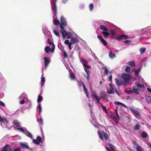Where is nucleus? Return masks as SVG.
Wrapping results in <instances>:
<instances>
[{
  "label": "nucleus",
  "mask_w": 151,
  "mask_h": 151,
  "mask_svg": "<svg viewBox=\"0 0 151 151\" xmlns=\"http://www.w3.org/2000/svg\"><path fill=\"white\" fill-rule=\"evenodd\" d=\"M102 33L103 34L105 37L107 38L108 36L109 37V33L108 32V31H103L102 32Z\"/></svg>",
  "instance_id": "cd10ccee"
},
{
  "label": "nucleus",
  "mask_w": 151,
  "mask_h": 151,
  "mask_svg": "<svg viewBox=\"0 0 151 151\" xmlns=\"http://www.w3.org/2000/svg\"><path fill=\"white\" fill-rule=\"evenodd\" d=\"M114 104H116V105L117 104V105H121L122 106H123V107H125V108L126 107V106L124 104H123L121 102H119L115 101L114 102Z\"/></svg>",
  "instance_id": "bb28decb"
},
{
  "label": "nucleus",
  "mask_w": 151,
  "mask_h": 151,
  "mask_svg": "<svg viewBox=\"0 0 151 151\" xmlns=\"http://www.w3.org/2000/svg\"><path fill=\"white\" fill-rule=\"evenodd\" d=\"M72 44H75L78 42V40L76 38L73 37L71 39L70 42Z\"/></svg>",
  "instance_id": "5701e85b"
},
{
  "label": "nucleus",
  "mask_w": 151,
  "mask_h": 151,
  "mask_svg": "<svg viewBox=\"0 0 151 151\" xmlns=\"http://www.w3.org/2000/svg\"><path fill=\"white\" fill-rule=\"evenodd\" d=\"M109 55L111 58H114L116 57V55L113 53L112 52H109Z\"/></svg>",
  "instance_id": "c85d7f7f"
},
{
  "label": "nucleus",
  "mask_w": 151,
  "mask_h": 151,
  "mask_svg": "<svg viewBox=\"0 0 151 151\" xmlns=\"http://www.w3.org/2000/svg\"><path fill=\"white\" fill-rule=\"evenodd\" d=\"M140 69L138 68L137 70H135V73L136 75H138L139 74V73L140 71Z\"/></svg>",
  "instance_id": "c03bdc74"
},
{
  "label": "nucleus",
  "mask_w": 151,
  "mask_h": 151,
  "mask_svg": "<svg viewBox=\"0 0 151 151\" xmlns=\"http://www.w3.org/2000/svg\"><path fill=\"white\" fill-rule=\"evenodd\" d=\"M37 109H39V112L40 114V112L41 111V107L40 104H39L38 106H37Z\"/></svg>",
  "instance_id": "a18cd8bd"
},
{
  "label": "nucleus",
  "mask_w": 151,
  "mask_h": 151,
  "mask_svg": "<svg viewBox=\"0 0 151 151\" xmlns=\"http://www.w3.org/2000/svg\"><path fill=\"white\" fill-rule=\"evenodd\" d=\"M102 108L106 113L107 112L106 108L105 106H102Z\"/></svg>",
  "instance_id": "5fc2aeb1"
},
{
  "label": "nucleus",
  "mask_w": 151,
  "mask_h": 151,
  "mask_svg": "<svg viewBox=\"0 0 151 151\" xmlns=\"http://www.w3.org/2000/svg\"><path fill=\"white\" fill-rule=\"evenodd\" d=\"M12 147L9 144H6L1 148L0 151H12Z\"/></svg>",
  "instance_id": "20e7f679"
},
{
  "label": "nucleus",
  "mask_w": 151,
  "mask_h": 151,
  "mask_svg": "<svg viewBox=\"0 0 151 151\" xmlns=\"http://www.w3.org/2000/svg\"><path fill=\"white\" fill-rule=\"evenodd\" d=\"M146 49L145 47H142L139 49V51L141 54H143L145 51Z\"/></svg>",
  "instance_id": "4c0bfd02"
},
{
  "label": "nucleus",
  "mask_w": 151,
  "mask_h": 151,
  "mask_svg": "<svg viewBox=\"0 0 151 151\" xmlns=\"http://www.w3.org/2000/svg\"><path fill=\"white\" fill-rule=\"evenodd\" d=\"M79 84L80 85H82L83 86V87H84V86H85V84L83 83L82 81H81L79 83Z\"/></svg>",
  "instance_id": "0e129e2a"
},
{
  "label": "nucleus",
  "mask_w": 151,
  "mask_h": 151,
  "mask_svg": "<svg viewBox=\"0 0 151 151\" xmlns=\"http://www.w3.org/2000/svg\"><path fill=\"white\" fill-rule=\"evenodd\" d=\"M108 146H109V147H110V148L111 149V147H114V145H112L111 144H110V143H109L108 144Z\"/></svg>",
  "instance_id": "69168bd1"
},
{
  "label": "nucleus",
  "mask_w": 151,
  "mask_h": 151,
  "mask_svg": "<svg viewBox=\"0 0 151 151\" xmlns=\"http://www.w3.org/2000/svg\"><path fill=\"white\" fill-rule=\"evenodd\" d=\"M126 92L127 93L129 94H130L133 93V91L131 89L127 90L126 91Z\"/></svg>",
  "instance_id": "864d4df0"
},
{
  "label": "nucleus",
  "mask_w": 151,
  "mask_h": 151,
  "mask_svg": "<svg viewBox=\"0 0 151 151\" xmlns=\"http://www.w3.org/2000/svg\"><path fill=\"white\" fill-rule=\"evenodd\" d=\"M42 99V97L40 95H39L38 96V98L37 100V101L38 103L41 101Z\"/></svg>",
  "instance_id": "ea45409f"
},
{
  "label": "nucleus",
  "mask_w": 151,
  "mask_h": 151,
  "mask_svg": "<svg viewBox=\"0 0 151 151\" xmlns=\"http://www.w3.org/2000/svg\"><path fill=\"white\" fill-rule=\"evenodd\" d=\"M115 113H116V116L117 117V119H119V115H118V112H117V111L116 109L115 110Z\"/></svg>",
  "instance_id": "13d9d810"
},
{
  "label": "nucleus",
  "mask_w": 151,
  "mask_h": 151,
  "mask_svg": "<svg viewBox=\"0 0 151 151\" xmlns=\"http://www.w3.org/2000/svg\"><path fill=\"white\" fill-rule=\"evenodd\" d=\"M47 41L49 42V44L50 45H52V47L51 49V52H53L54 51V50L55 49V45L52 43V42H51L50 41V39H47Z\"/></svg>",
  "instance_id": "dca6fc26"
},
{
  "label": "nucleus",
  "mask_w": 151,
  "mask_h": 151,
  "mask_svg": "<svg viewBox=\"0 0 151 151\" xmlns=\"http://www.w3.org/2000/svg\"><path fill=\"white\" fill-rule=\"evenodd\" d=\"M63 56L64 58H68V55L65 51H63Z\"/></svg>",
  "instance_id": "de8ad7c7"
},
{
  "label": "nucleus",
  "mask_w": 151,
  "mask_h": 151,
  "mask_svg": "<svg viewBox=\"0 0 151 151\" xmlns=\"http://www.w3.org/2000/svg\"><path fill=\"white\" fill-rule=\"evenodd\" d=\"M109 85L111 86V88L108 90L107 93L109 94H113L114 93V86L111 84L110 83Z\"/></svg>",
  "instance_id": "ddd939ff"
},
{
  "label": "nucleus",
  "mask_w": 151,
  "mask_h": 151,
  "mask_svg": "<svg viewBox=\"0 0 151 151\" xmlns=\"http://www.w3.org/2000/svg\"><path fill=\"white\" fill-rule=\"evenodd\" d=\"M45 78H44L43 75H42L41 78V82H45Z\"/></svg>",
  "instance_id": "bf43d9fd"
},
{
  "label": "nucleus",
  "mask_w": 151,
  "mask_h": 151,
  "mask_svg": "<svg viewBox=\"0 0 151 151\" xmlns=\"http://www.w3.org/2000/svg\"><path fill=\"white\" fill-rule=\"evenodd\" d=\"M53 33L57 36H58L60 35V33L59 31L55 29H53Z\"/></svg>",
  "instance_id": "473e14b6"
},
{
  "label": "nucleus",
  "mask_w": 151,
  "mask_h": 151,
  "mask_svg": "<svg viewBox=\"0 0 151 151\" xmlns=\"http://www.w3.org/2000/svg\"><path fill=\"white\" fill-rule=\"evenodd\" d=\"M127 64L132 67H134L135 66V63L134 61H133L129 62L127 63Z\"/></svg>",
  "instance_id": "b1692460"
},
{
  "label": "nucleus",
  "mask_w": 151,
  "mask_h": 151,
  "mask_svg": "<svg viewBox=\"0 0 151 151\" xmlns=\"http://www.w3.org/2000/svg\"><path fill=\"white\" fill-rule=\"evenodd\" d=\"M65 44L66 45H68V47L70 50L72 49L71 47V45L72 44L71 42H69V40H66L64 42Z\"/></svg>",
  "instance_id": "2eb2a0df"
},
{
  "label": "nucleus",
  "mask_w": 151,
  "mask_h": 151,
  "mask_svg": "<svg viewBox=\"0 0 151 151\" xmlns=\"http://www.w3.org/2000/svg\"><path fill=\"white\" fill-rule=\"evenodd\" d=\"M81 62L83 64L84 67H89V65L88 62L86 59L84 58L81 59Z\"/></svg>",
  "instance_id": "9d476101"
},
{
  "label": "nucleus",
  "mask_w": 151,
  "mask_h": 151,
  "mask_svg": "<svg viewBox=\"0 0 151 151\" xmlns=\"http://www.w3.org/2000/svg\"><path fill=\"white\" fill-rule=\"evenodd\" d=\"M146 99L148 104H151V97L148 96L146 98Z\"/></svg>",
  "instance_id": "e433bc0d"
},
{
  "label": "nucleus",
  "mask_w": 151,
  "mask_h": 151,
  "mask_svg": "<svg viewBox=\"0 0 151 151\" xmlns=\"http://www.w3.org/2000/svg\"><path fill=\"white\" fill-rule=\"evenodd\" d=\"M98 38L99 39L102 44H103L104 45H106L107 44V43L106 41L104 40L102 36L101 35H99L98 36Z\"/></svg>",
  "instance_id": "f8f14e48"
},
{
  "label": "nucleus",
  "mask_w": 151,
  "mask_h": 151,
  "mask_svg": "<svg viewBox=\"0 0 151 151\" xmlns=\"http://www.w3.org/2000/svg\"><path fill=\"white\" fill-rule=\"evenodd\" d=\"M129 109L131 111L132 113L136 117H137V116L140 117V114L139 111L131 108H130Z\"/></svg>",
  "instance_id": "0eeeda50"
},
{
  "label": "nucleus",
  "mask_w": 151,
  "mask_h": 151,
  "mask_svg": "<svg viewBox=\"0 0 151 151\" xmlns=\"http://www.w3.org/2000/svg\"><path fill=\"white\" fill-rule=\"evenodd\" d=\"M0 122H5L6 123H8V122L6 119L5 117L2 118L0 115Z\"/></svg>",
  "instance_id": "393cba45"
},
{
  "label": "nucleus",
  "mask_w": 151,
  "mask_h": 151,
  "mask_svg": "<svg viewBox=\"0 0 151 151\" xmlns=\"http://www.w3.org/2000/svg\"><path fill=\"white\" fill-rule=\"evenodd\" d=\"M45 50L46 53H48L50 51H51V49L49 46H46Z\"/></svg>",
  "instance_id": "c756f323"
},
{
  "label": "nucleus",
  "mask_w": 151,
  "mask_h": 151,
  "mask_svg": "<svg viewBox=\"0 0 151 151\" xmlns=\"http://www.w3.org/2000/svg\"><path fill=\"white\" fill-rule=\"evenodd\" d=\"M90 73H87L86 78L88 80H89V78H90Z\"/></svg>",
  "instance_id": "774afa93"
},
{
  "label": "nucleus",
  "mask_w": 151,
  "mask_h": 151,
  "mask_svg": "<svg viewBox=\"0 0 151 151\" xmlns=\"http://www.w3.org/2000/svg\"><path fill=\"white\" fill-rule=\"evenodd\" d=\"M130 67L129 66H127L125 69V71L128 73H129L130 72Z\"/></svg>",
  "instance_id": "37998d69"
},
{
  "label": "nucleus",
  "mask_w": 151,
  "mask_h": 151,
  "mask_svg": "<svg viewBox=\"0 0 151 151\" xmlns=\"http://www.w3.org/2000/svg\"><path fill=\"white\" fill-rule=\"evenodd\" d=\"M93 4H91L89 5V9L90 10H92L93 9Z\"/></svg>",
  "instance_id": "6e6d98bb"
},
{
  "label": "nucleus",
  "mask_w": 151,
  "mask_h": 151,
  "mask_svg": "<svg viewBox=\"0 0 151 151\" xmlns=\"http://www.w3.org/2000/svg\"><path fill=\"white\" fill-rule=\"evenodd\" d=\"M13 124L16 126L17 128H20L21 126L20 125V123L17 120H14L13 122Z\"/></svg>",
  "instance_id": "f3484780"
},
{
  "label": "nucleus",
  "mask_w": 151,
  "mask_h": 151,
  "mask_svg": "<svg viewBox=\"0 0 151 151\" xmlns=\"http://www.w3.org/2000/svg\"><path fill=\"white\" fill-rule=\"evenodd\" d=\"M122 76L123 79L124 80V83H126L130 78V76L126 74H122Z\"/></svg>",
  "instance_id": "6e6552de"
},
{
  "label": "nucleus",
  "mask_w": 151,
  "mask_h": 151,
  "mask_svg": "<svg viewBox=\"0 0 151 151\" xmlns=\"http://www.w3.org/2000/svg\"><path fill=\"white\" fill-rule=\"evenodd\" d=\"M140 127V126L139 124H137L134 128V129L136 130H139Z\"/></svg>",
  "instance_id": "f704fd0d"
},
{
  "label": "nucleus",
  "mask_w": 151,
  "mask_h": 151,
  "mask_svg": "<svg viewBox=\"0 0 151 151\" xmlns=\"http://www.w3.org/2000/svg\"><path fill=\"white\" fill-rule=\"evenodd\" d=\"M24 134L29 137L31 138H32V135L28 131L27 129L25 130Z\"/></svg>",
  "instance_id": "aec40b11"
},
{
  "label": "nucleus",
  "mask_w": 151,
  "mask_h": 151,
  "mask_svg": "<svg viewBox=\"0 0 151 151\" xmlns=\"http://www.w3.org/2000/svg\"><path fill=\"white\" fill-rule=\"evenodd\" d=\"M133 144L135 145H136L137 147L138 146V144L137 143V142L135 141H132Z\"/></svg>",
  "instance_id": "052dcab7"
},
{
  "label": "nucleus",
  "mask_w": 151,
  "mask_h": 151,
  "mask_svg": "<svg viewBox=\"0 0 151 151\" xmlns=\"http://www.w3.org/2000/svg\"><path fill=\"white\" fill-rule=\"evenodd\" d=\"M45 62H44L45 68H46L48 66V64L50 62V60L48 59L46 57H44V58Z\"/></svg>",
  "instance_id": "4468645a"
},
{
  "label": "nucleus",
  "mask_w": 151,
  "mask_h": 151,
  "mask_svg": "<svg viewBox=\"0 0 151 151\" xmlns=\"http://www.w3.org/2000/svg\"><path fill=\"white\" fill-rule=\"evenodd\" d=\"M141 136L143 138H146L147 136V134L146 132H143L141 134Z\"/></svg>",
  "instance_id": "7c9ffc66"
},
{
  "label": "nucleus",
  "mask_w": 151,
  "mask_h": 151,
  "mask_svg": "<svg viewBox=\"0 0 151 151\" xmlns=\"http://www.w3.org/2000/svg\"><path fill=\"white\" fill-rule=\"evenodd\" d=\"M52 9L53 12L54 16H56L57 14V6L56 5V2H53L52 3Z\"/></svg>",
  "instance_id": "423d86ee"
},
{
  "label": "nucleus",
  "mask_w": 151,
  "mask_h": 151,
  "mask_svg": "<svg viewBox=\"0 0 151 151\" xmlns=\"http://www.w3.org/2000/svg\"><path fill=\"white\" fill-rule=\"evenodd\" d=\"M42 142V139L41 137L38 136L37 137L36 139H33V142L35 144L37 145H39L40 143H41Z\"/></svg>",
  "instance_id": "39448f33"
},
{
  "label": "nucleus",
  "mask_w": 151,
  "mask_h": 151,
  "mask_svg": "<svg viewBox=\"0 0 151 151\" xmlns=\"http://www.w3.org/2000/svg\"><path fill=\"white\" fill-rule=\"evenodd\" d=\"M100 95L101 96V97L104 100H106V101H107L109 100L108 98L107 97V94L104 92H102L100 93Z\"/></svg>",
  "instance_id": "9b49d317"
},
{
  "label": "nucleus",
  "mask_w": 151,
  "mask_h": 151,
  "mask_svg": "<svg viewBox=\"0 0 151 151\" xmlns=\"http://www.w3.org/2000/svg\"><path fill=\"white\" fill-rule=\"evenodd\" d=\"M38 122H39L40 125H43V119L42 117H40L39 120L38 121Z\"/></svg>",
  "instance_id": "a19ab883"
},
{
  "label": "nucleus",
  "mask_w": 151,
  "mask_h": 151,
  "mask_svg": "<svg viewBox=\"0 0 151 151\" xmlns=\"http://www.w3.org/2000/svg\"><path fill=\"white\" fill-rule=\"evenodd\" d=\"M137 86L140 88H142L144 87V86L143 85H142L139 83H136Z\"/></svg>",
  "instance_id": "79ce46f5"
},
{
  "label": "nucleus",
  "mask_w": 151,
  "mask_h": 151,
  "mask_svg": "<svg viewBox=\"0 0 151 151\" xmlns=\"http://www.w3.org/2000/svg\"><path fill=\"white\" fill-rule=\"evenodd\" d=\"M109 33V37H111L115 35H116V33L114 30H111L110 33Z\"/></svg>",
  "instance_id": "a878e982"
},
{
  "label": "nucleus",
  "mask_w": 151,
  "mask_h": 151,
  "mask_svg": "<svg viewBox=\"0 0 151 151\" xmlns=\"http://www.w3.org/2000/svg\"><path fill=\"white\" fill-rule=\"evenodd\" d=\"M136 86H134L133 87V92L134 94H139V90L138 89L136 88Z\"/></svg>",
  "instance_id": "4be33fe9"
},
{
  "label": "nucleus",
  "mask_w": 151,
  "mask_h": 151,
  "mask_svg": "<svg viewBox=\"0 0 151 151\" xmlns=\"http://www.w3.org/2000/svg\"><path fill=\"white\" fill-rule=\"evenodd\" d=\"M115 80L117 85L119 86L122 85L123 83V81L121 80H119L118 78H116Z\"/></svg>",
  "instance_id": "a211bd4d"
},
{
  "label": "nucleus",
  "mask_w": 151,
  "mask_h": 151,
  "mask_svg": "<svg viewBox=\"0 0 151 151\" xmlns=\"http://www.w3.org/2000/svg\"><path fill=\"white\" fill-rule=\"evenodd\" d=\"M60 32L61 33L63 37V38H66V36L68 38H70L72 37L73 34L71 32H67L65 29L61 31V30H60Z\"/></svg>",
  "instance_id": "f257e3e1"
},
{
  "label": "nucleus",
  "mask_w": 151,
  "mask_h": 151,
  "mask_svg": "<svg viewBox=\"0 0 151 151\" xmlns=\"http://www.w3.org/2000/svg\"><path fill=\"white\" fill-rule=\"evenodd\" d=\"M25 102V100L24 99H22L20 101V104H23Z\"/></svg>",
  "instance_id": "680f3d73"
},
{
  "label": "nucleus",
  "mask_w": 151,
  "mask_h": 151,
  "mask_svg": "<svg viewBox=\"0 0 151 151\" xmlns=\"http://www.w3.org/2000/svg\"><path fill=\"white\" fill-rule=\"evenodd\" d=\"M70 78L72 79H74L75 78V76L73 73H70Z\"/></svg>",
  "instance_id": "603ef678"
},
{
  "label": "nucleus",
  "mask_w": 151,
  "mask_h": 151,
  "mask_svg": "<svg viewBox=\"0 0 151 151\" xmlns=\"http://www.w3.org/2000/svg\"><path fill=\"white\" fill-rule=\"evenodd\" d=\"M20 147L22 148H25L26 149H29V147L26 144L21 142L20 143Z\"/></svg>",
  "instance_id": "6ab92c4d"
},
{
  "label": "nucleus",
  "mask_w": 151,
  "mask_h": 151,
  "mask_svg": "<svg viewBox=\"0 0 151 151\" xmlns=\"http://www.w3.org/2000/svg\"><path fill=\"white\" fill-rule=\"evenodd\" d=\"M109 72V71L108 69L106 68H105V71H104V73L105 75H107Z\"/></svg>",
  "instance_id": "8fccbe9b"
},
{
  "label": "nucleus",
  "mask_w": 151,
  "mask_h": 151,
  "mask_svg": "<svg viewBox=\"0 0 151 151\" xmlns=\"http://www.w3.org/2000/svg\"><path fill=\"white\" fill-rule=\"evenodd\" d=\"M136 149L137 151H144L142 150L141 147L139 146L137 147L136 148Z\"/></svg>",
  "instance_id": "49530a36"
},
{
  "label": "nucleus",
  "mask_w": 151,
  "mask_h": 151,
  "mask_svg": "<svg viewBox=\"0 0 151 151\" xmlns=\"http://www.w3.org/2000/svg\"><path fill=\"white\" fill-rule=\"evenodd\" d=\"M111 149L112 151H116V148L115 146L114 147H111Z\"/></svg>",
  "instance_id": "e2e57ef3"
},
{
  "label": "nucleus",
  "mask_w": 151,
  "mask_h": 151,
  "mask_svg": "<svg viewBox=\"0 0 151 151\" xmlns=\"http://www.w3.org/2000/svg\"><path fill=\"white\" fill-rule=\"evenodd\" d=\"M128 37H129L127 35H123L117 36L115 38L116 40L120 41L122 39H127Z\"/></svg>",
  "instance_id": "1a4fd4ad"
},
{
  "label": "nucleus",
  "mask_w": 151,
  "mask_h": 151,
  "mask_svg": "<svg viewBox=\"0 0 151 151\" xmlns=\"http://www.w3.org/2000/svg\"><path fill=\"white\" fill-rule=\"evenodd\" d=\"M17 129L24 134L25 130H24L23 129L20 128H17Z\"/></svg>",
  "instance_id": "3c124183"
},
{
  "label": "nucleus",
  "mask_w": 151,
  "mask_h": 151,
  "mask_svg": "<svg viewBox=\"0 0 151 151\" xmlns=\"http://www.w3.org/2000/svg\"><path fill=\"white\" fill-rule=\"evenodd\" d=\"M98 134L99 137L102 140H104L103 137H104L106 140L107 139L109 138V136L107 134V133L104 131H102V132L99 130L98 131Z\"/></svg>",
  "instance_id": "7ed1b4c3"
},
{
  "label": "nucleus",
  "mask_w": 151,
  "mask_h": 151,
  "mask_svg": "<svg viewBox=\"0 0 151 151\" xmlns=\"http://www.w3.org/2000/svg\"><path fill=\"white\" fill-rule=\"evenodd\" d=\"M124 42L126 43H130L132 42V41L130 40H126L124 41Z\"/></svg>",
  "instance_id": "338daca9"
},
{
  "label": "nucleus",
  "mask_w": 151,
  "mask_h": 151,
  "mask_svg": "<svg viewBox=\"0 0 151 151\" xmlns=\"http://www.w3.org/2000/svg\"><path fill=\"white\" fill-rule=\"evenodd\" d=\"M90 68V67L89 66V67H84V70L86 73H90V71L88 70L89 68Z\"/></svg>",
  "instance_id": "72a5a7b5"
},
{
  "label": "nucleus",
  "mask_w": 151,
  "mask_h": 151,
  "mask_svg": "<svg viewBox=\"0 0 151 151\" xmlns=\"http://www.w3.org/2000/svg\"><path fill=\"white\" fill-rule=\"evenodd\" d=\"M0 105L3 107H5V106L4 103L1 100H0Z\"/></svg>",
  "instance_id": "4d7b16f0"
},
{
  "label": "nucleus",
  "mask_w": 151,
  "mask_h": 151,
  "mask_svg": "<svg viewBox=\"0 0 151 151\" xmlns=\"http://www.w3.org/2000/svg\"><path fill=\"white\" fill-rule=\"evenodd\" d=\"M83 89L84 90V91L85 93L87 96L88 97H89L88 95H89V93L88 91V90L87 88L86 87V86L83 87Z\"/></svg>",
  "instance_id": "2f4dec72"
},
{
  "label": "nucleus",
  "mask_w": 151,
  "mask_h": 151,
  "mask_svg": "<svg viewBox=\"0 0 151 151\" xmlns=\"http://www.w3.org/2000/svg\"><path fill=\"white\" fill-rule=\"evenodd\" d=\"M53 23L55 25H57L60 24V22L58 20H56L54 21Z\"/></svg>",
  "instance_id": "58836bf2"
},
{
  "label": "nucleus",
  "mask_w": 151,
  "mask_h": 151,
  "mask_svg": "<svg viewBox=\"0 0 151 151\" xmlns=\"http://www.w3.org/2000/svg\"><path fill=\"white\" fill-rule=\"evenodd\" d=\"M99 28L101 30H103L104 31H108V29L104 25H100V26Z\"/></svg>",
  "instance_id": "412c9836"
},
{
  "label": "nucleus",
  "mask_w": 151,
  "mask_h": 151,
  "mask_svg": "<svg viewBox=\"0 0 151 151\" xmlns=\"http://www.w3.org/2000/svg\"><path fill=\"white\" fill-rule=\"evenodd\" d=\"M60 21L61 24L60 25V27L61 28L60 30H61V31H63V30H64V29H65L64 27L66 26H67V24L65 19L63 16H62L60 17Z\"/></svg>",
  "instance_id": "f03ea898"
},
{
  "label": "nucleus",
  "mask_w": 151,
  "mask_h": 151,
  "mask_svg": "<svg viewBox=\"0 0 151 151\" xmlns=\"http://www.w3.org/2000/svg\"><path fill=\"white\" fill-rule=\"evenodd\" d=\"M92 97H93L95 98L96 101L98 100L99 99H101V98H99V96H97L95 94H93L92 95Z\"/></svg>",
  "instance_id": "c9c22d12"
},
{
  "label": "nucleus",
  "mask_w": 151,
  "mask_h": 151,
  "mask_svg": "<svg viewBox=\"0 0 151 151\" xmlns=\"http://www.w3.org/2000/svg\"><path fill=\"white\" fill-rule=\"evenodd\" d=\"M12 151H21V149L19 147H17L14 149L13 148H12Z\"/></svg>",
  "instance_id": "09e8293b"
}]
</instances>
